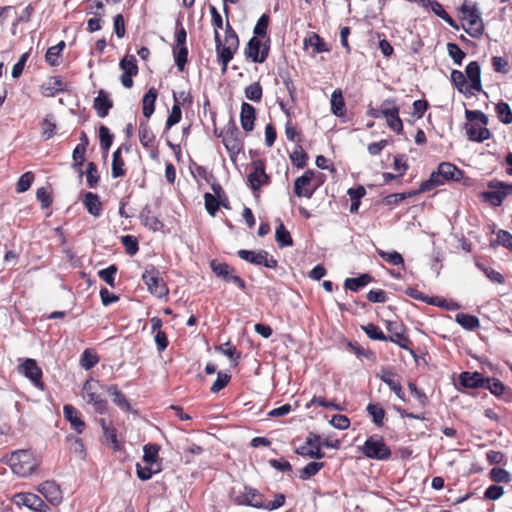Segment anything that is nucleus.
<instances>
[{
    "instance_id": "nucleus-57",
    "label": "nucleus",
    "mask_w": 512,
    "mask_h": 512,
    "mask_svg": "<svg viewBox=\"0 0 512 512\" xmlns=\"http://www.w3.org/2000/svg\"><path fill=\"white\" fill-rule=\"evenodd\" d=\"M489 476L496 483H507L511 479L510 473L501 467H493L489 472Z\"/></svg>"
},
{
    "instance_id": "nucleus-46",
    "label": "nucleus",
    "mask_w": 512,
    "mask_h": 512,
    "mask_svg": "<svg viewBox=\"0 0 512 512\" xmlns=\"http://www.w3.org/2000/svg\"><path fill=\"white\" fill-rule=\"evenodd\" d=\"M495 111L497 114L498 119L503 124H510L512 123V110L508 103L506 102H499L496 104Z\"/></svg>"
},
{
    "instance_id": "nucleus-31",
    "label": "nucleus",
    "mask_w": 512,
    "mask_h": 512,
    "mask_svg": "<svg viewBox=\"0 0 512 512\" xmlns=\"http://www.w3.org/2000/svg\"><path fill=\"white\" fill-rule=\"evenodd\" d=\"M450 78L451 82L460 93L464 94L465 96H471L474 94V92H472L469 88V85H466V77L461 71L455 69L452 70Z\"/></svg>"
},
{
    "instance_id": "nucleus-37",
    "label": "nucleus",
    "mask_w": 512,
    "mask_h": 512,
    "mask_svg": "<svg viewBox=\"0 0 512 512\" xmlns=\"http://www.w3.org/2000/svg\"><path fill=\"white\" fill-rule=\"evenodd\" d=\"M304 46L313 47L314 53L328 52L329 48L324 40L316 33H312L308 38L304 40Z\"/></svg>"
},
{
    "instance_id": "nucleus-20",
    "label": "nucleus",
    "mask_w": 512,
    "mask_h": 512,
    "mask_svg": "<svg viewBox=\"0 0 512 512\" xmlns=\"http://www.w3.org/2000/svg\"><path fill=\"white\" fill-rule=\"evenodd\" d=\"M446 182H447L446 179H442V176L439 174V169L437 168L436 171H433L430 174V177L427 180L423 181L420 184V186L417 190L410 191L409 195H417L420 193H425V192L431 191L435 187L444 185Z\"/></svg>"
},
{
    "instance_id": "nucleus-49",
    "label": "nucleus",
    "mask_w": 512,
    "mask_h": 512,
    "mask_svg": "<svg viewBox=\"0 0 512 512\" xmlns=\"http://www.w3.org/2000/svg\"><path fill=\"white\" fill-rule=\"evenodd\" d=\"M324 467L323 462H309L300 470L299 478L301 480H307L310 477L316 475Z\"/></svg>"
},
{
    "instance_id": "nucleus-22",
    "label": "nucleus",
    "mask_w": 512,
    "mask_h": 512,
    "mask_svg": "<svg viewBox=\"0 0 512 512\" xmlns=\"http://www.w3.org/2000/svg\"><path fill=\"white\" fill-rule=\"evenodd\" d=\"M256 118V110L255 108L247 103L243 102L241 105V112H240V122L241 127L246 132H250L254 129V121Z\"/></svg>"
},
{
    "instance_id": "nucleus-5",
    "label": "nucleus",
    "mask_w": 512,
    "mask_h": 512,
    "mask_svg": "<svg viewBox=\"0 0 512 512\" xmlns=\"http://www.w3.org/2000/svg\"><path fill=\"white\" fill-rule=\"evenodd\" d=\"M9 465L12 471L21 477H26L35 470V462L28 450L13 452L9 458Z\"/></svg>"
},
{
    "instance_id": "nucleus-11",
    "label": "nucleus",
    "mask_w": 512,
    "mask_h": 512,
    "mask_svg": "<svg viewBox=\"0 0 512 512\" xmlns=\"http://www.w3.org/2000/svg\"><path fill=\"white\" fill-rule=\"evenodd\" d=\"M210 267L218 278H221L227 283L231 282L237 285L243 291L246 289L245 281L241 277L234 275V268L230 267L227 263H221L217 260H212L210 262Z\"/></svg>"
},
{
    "instance_id": "nucleus-51",
    "label": "nucleus",
    "mask_w": 512,
    "mask_h": 512,
    "mask_svg": "<svg viewBox=\"0 0 512 512\" xmlns=\"http://www.w3.org/2000/svg\"><path fill=\"white\" fill-rule=\"evenodd\" d=\"M86 181L90 188H95L99 183V175H98V169L97 165L94 162H88L86 171Z\"/></svg>"
},
{
    "instance_id": "nucleus-44",
    "label": "nucleus",
    "mask_w": 512,
    "mask_h": 512,
    "mask_svg": "<svg viewBox=\"0 0 512 512\" xmlns=\"http://www.w3.org/2000/svg\"><path fill=\"white\" fill-rule=\"evenodd\" d=\"M204 203H205L206 211L211 216H215L216 215L217 211L219 210L220 203L224 207H227V205L224 204L222 200H220L219 198H216V196H214L211 193H205L204 194Z\"/></svg>"
},
{
    "instance_id": "nucleus-35",
    "label": "nucleus",
    "mask_w": 512,
    "mask_h": 512,
    "mask_svg": "<svg viewBox=\"0 0 512 512\" xmlns=\"http://www.w3.org/2000/svg\"><path fill=\"white\" fill-rule=\"evenodd\" d=\"M172 52L175 65L182 72L188 62V48L186 45L173 46Z\"/></svg>"
},
{
    "instance_id": "nucleus-39",
    "label": "nucleus",
    "mask_w": 512,
    "mask_h": 512,
    "mask_svg": "<svg viewBox=\"0 0 512 512\" xmlns=\"http://www.w3.org/2000/svg\"><path fill=\"white\" fill-rule=\"evenodd\" d=\"M257 266H265L267 268L275 269L278 265V261L269 254L266 250H259L255 255V261L253 263Z\"/></svg>"
},
{
    "instance_id": "nucleus-55",
    "label": "nucleus",
    "mask_w": 512,
    "mask_h": 512,
    "mask_svg": "<svg viewBox=\"0 0 512 512\" xmlns=\"http://www.w3.org/2000/svg\"><path fill=\"white\" fill-rule=\"evenodd\" d=\"M116 265L112 264L105 269L98 271V276L101 280L107 283L110 287L115 286V275L117 273Z\"/></svg>"
},
{
    "instance_id": "nucleus-21",
    "label": "nucleus",
    "mask_w": 512,
    "mask_h": 512,
    "mask_svg": "<svg viewBox=\"0 0 512 512\" xmlns=\"http://www.w3.org/2000/svg\"><path fill=\"white\" fill-rule=\"evenodd\" d=\"M459 382L465 388L476 389L484 387L485 378L480 372L464 371L459 375Z\"/></svg>"
},
{
    "instance_id": "nucleus-16",
    "label": "nucleus",
    "mask_w": 512,
    "mask_h": 512,
    "mask_svg": "<svg viewBox=\"0 0 512 512\" xmlns=\"http://www.w3.org/2000/svg\"><path fill=\"white\" fill-rule=\"evenodd\" d=\"M38 491L53 505H57L62 501V492L55 481H45L41 483L38 487Z\"/></svg>"
},
{
    "instance_id": "nucleus-28",
    "label": "nucleus",
    "mask_w": 512,
    "mask_h": 512,
    "mask_svg": "<svg viewBox=\"0 0 512 512\" xmlns=\"http://www.w3.org/2000/svg\"><path fill=\"white\" fill-rule=\"evenodd\" d=\"M466 133L468 139L474 142H483L491 137L490 130L486 127H478L475 124H466Z\"/></svg>"
},
{
    "instance_id": "nucleus-10",
    "label": "nucleus",
    "mask_w": 512,
    "mask_h": 512,
    "mask_svg": "<svg viewBox=\"0 0 512 512\" xmlns=\"http://www.w3.org/2000/svg\"><path fill=\"white\" fill-rule=\"evenodd\" d=\"M17 371L28 378L35 387L44 390V383L42 381V369L38 366L35 359L27 358L18 365Z\"/></svg>"
},
{
    "instance_id": "nucleus-14",
    "label": "nucleus",
    "mask_w": 512,
    "mask_h": 512,
    "mask_svg": "<svg viewBox=\"0 0 512 512\" xmlns=\"http://www.w3.org/2000/svg\"><path fill=\"white\" fill-rule=\"evenodd\" d=\"M314 171L313 170H306L300 177H298L294 182V193L298 197H305L310 199L315 190L316 187L310 188V183L312 179L314 178Z\"/></svg>"
},
{
    "instance_id": "nucleus-43",
    "label": "nucleus",
    "mask_w": 512,
    "mask_h": 512,
    "mask_svg": "<svg viewBox=\"0 0 512 512\" xmlns=\"http://www.w3.org/2000/svg\"><path fill=\"white\" fill-rule=\"evenodd\" d=\"M368 414L372 417L373 423L381 427L383 426V420L385 417V410L379 405L374 403H369L366 407Z\"/></svg>"
},
{
    "instance_id": "nucleus-54",
    "label": "nucleus",
    "mask_w": 512,
    "mask_h": 512,
    "mask_svg": "<svg viewBox=\"0 0 512 512\" xmlns=\"http://www.w3.org/2000/svg\"><path fill=\"white\" fill-rule=\"evenodd\" d=\"M361 329L365 332L368 338L372 340L385 341L386 335L383 331L376 325L369 323L367 325H362Z\"/></svg>"
},
{
    "instance_id": "nucleus-3",
    "label": "nucleus",
    "mask_w": 512,
    "mask_h": 512,
    "mask_svg": "<svg viewBox=\"0 0 512 512\" xmlns=\"http://www.w3.org/2000/svg\"><path fill=\"white\" fill-rule=\"evenodd\" d=\"M359 450L365 457L373 460L385 461L391 457V449L386 445L384 438L376 434L368 437Z\"/></svg>"
},
{
    "instance_id": "nucleus-1",
    "label": "nucleus",
    "mask_w": 512,
    "mask_h": 512,
    "mask_svg": "<svg viewBox=\"0 0 512 512\" xmlns=\"http://www.w3.org/2000/svg\"><path fill=\"white\" fill-rule=\"evenodd\" d=\"M215 50L217 60L221 64L222 73H226L229 62L239 48V37L229 21L225 25L224 43L221 41L218 30H214Z\"/></svg>"
},
{
    "instance_id": "nucleus-33",
    "label": "nucleus",
    "mask_w": 512,
    "mask_h": 512,
    "mask_svg": "<svg viewBox=\"0 0 512 512\" xmlns=\"http://www.w3.org/2000/svg\"><path fill=\"white\" fill-rule=\"evenodd\" d=\"M455 320L462 328L468 331H474L480 326L479 319L476 316L470 314L458 313L455 316Z\"/></svg>"
},
{
    "instance_id": "nucleus-40",
    "label": "nucleus",
    "mask_w": 512,
    "mask_h": 512,
    "mask_svg": "<svg viewBox=\"0 0 512 512\" xmlns=\"http://www.w3.org/2000/svg\"><path fill=\"white\" fill-rule=\"evenodd\" d=\"M122 147L114 151L112 156V177L119 178L125 175L124 161L121 157Z\"/></svg>"
},
{
    "instance_id": "nucleus-64",
    "label": "nucleus",
    "mask_w": 512,
    "mask_h": 512,
    "mask_svg": "<svg viewBox=\"0 0 512 512\" xmlns=\"http://www.w3.org/2000/svg\"><path fill=\"white\" fill-rule=\"evenodd\" d=\"M136 471H137V476L140 480L147 481V480L151 479L153 474L160 472V468L157 467L154 469L153 465L141 466L140 464H137Z\"/></svg>"
},
{
    "instance_id": "nucleus-32",
    "label": "nucleus",
    "mask_w": 512,
    "mask_h": 512,
    "mask_svg": "<svg viewBox=\"0 0 512 512\" xmlns=\"http://www.w3.org/2000/svg\"><path fill=\"white\" fill-rule=\"evenodd\" d=\"M84 399L88 404L93 405L97 413L104 414L107 412L108 403L106 399H104L99 393V391L90 393L88 396H84Z\"/></svg>"
},
{
    "instance_id": "nucleus-53",
    "label": "nucleus",
    "mask_w": 512,
    "mask_h": 512,
    "mask_svg": "<svg viewBox=\"0 0 512 512\" xmlns=\"http://www.w3.org/2000/svg\"><path fill=\"white\" fill-rule=\"evenodd\" d=\"M113 138L114 136L110 133V130L106 126L101 125L99 128V139L103 152H108L113 143Z\"/></svg>"
},
{
    "instance_id": "nucleus-27",
    "label": "nucleus",
    "mask_w": 512,
    "mask_h": 512,
    "mask_svg": "<svg viewBox=\"0 0 512 512\" xmlns=\"http://www.w3.org/2000/svg\"><path fill=\"white\" fill-rule=\"evenodd\" d=\"M107 393L113 396V403L118 406L121 410L134 413L135 411L131 407L126 396L118 389L116 385H109L106 388Z\"/></svg>"
},
{
    "instance_id": "nucleus-45",
    "label": "nucleus",
    "mask_w": 512,
    "mask_h": 512,
    "mask_svg": "<svg viewBox=\"0 0 512 512\" xmlns=\"http://www.w3.org/2000/svg\"><path fill=\"white\" fill-rule=\"evenodd\" d=\"M65 45L64 41H60L57 45L48 48L45 54V60L49 65H58V57L65 48Z\"/></svg>"
},
{
    "instance_id": "nucleus-29",
    "label": "nucleus",
    "mask_w": 512,
    "mask_h": 512,
    "mask_svg": "<svg viewBox=\"0 0 512 512\" xmlns=\"http://www.w3.org/2000/svg\"><path fill=\"white\" fill-rule=\"evenodd\" d=\"M482 197L484 201L488 202L490 205L498 207L507 197V193H505V189L502 188H489L488 191L482 193Z\"/></svg>"
},
{
    "instance_id": "nucleus-56",
    "label": "nucleus",
    "mask_w": 512,
    "mask_h": 512,
    "mask_svg": "<svg viewBox=\"0 0 512 512\" xmlns=\"http://www.w3.org/2000/svg\"><path fill=\"white\" fill-rule=\"evenodd\" d=\"M56 123L52 114L46 115L42 121V135L45 139H50L55 135Z\"/></svg>"
},
{
    "instance_id": "nucleus-62",
    "label": "nucleus",
    "mask_w": 512,
    "mask_h": 512,
    "mask_svg": "<svg viewBox=\"0 0 512 512\" xmlns=\"http://www.w3.org/2000/svg\"><path fill=\"white\" fill-rule=\"evenodd\" d=\"M291 162L297 168H304L307 164L308 156L307 153L299 147L290 154Z\"/></svg>"
},
{
    "instance_id": "nucleus-48",
    "label": "nucleus",
    "mask_w": 512,
    "mask_h": 512,
    "mask_svg": "<svg viewBox=\"0 0 512 512\" xmlns=\"http://www.w3.org/2000/svg\"><path fill=\"white\" fill-rule=\"evenodd\" d=\"M484 388L488 389L495 396L502 395L506 390V385L497 378H485Z\"/></svg>"
},
{
    "instance_id": "nucleus-58",
    "label": "nucleus",
    "mask_w": 512,
    "mask_h": 512,
    "mask_svg": "<svg viewBox=\"0 0 512 512\" xmlns=\"http://www.w3.org/2000/svg\"><path fill=\"white\" fill-rule=\"evenodd\" d=\"M34 174L31 171L25 172L20 176L16 184V191L18 193L26 192L34 181Z\"/></svg>"
},
{
    "instance_id": "nucleus-6",
    "label": "nucleus",
    "mask_w": 512,
    "mask_h": 512,
    "mask_svg": "<svg viewBox=\"0 0 512 512\" xmlns=\"http://www.w3.org/2000/svg\"><path fill=\"white\" fill-rule=\"evenodd\" d=\"M142 280L152 295L158 298L167 296L169 292L168 287L160 277L159 271L154 266L150 265L145 269L142 274Z\"/></svg>"
},
{
    "instance_id": "nucleus-15",
    "label": "nucleus",
    "mask_w": 512,
    "mask_h": 512,
    "mask_svg": "<svg viewBox=\"0 0 512 512\" xmlns=\"http://www.w3.org/2000/svg\"><path fill=\"white\" fill-rule=\"evenodd\" d=\"M14 501L17 505L26 506L36 512H42L47 508L45 502L33 493H18L14 496Z\"/></svg>"
},
{
    "instance_id": "nucleus-26",
    "label": "nucleus",
    "mask_w": 512,
    "mask_h": 512,
    "mask_svg": "<svg viewBox=\"0 0 512 512\" xmlns=\"http://www.w3.org/2000/svg\"><path fill=\"white\" fill-rule=\"evenodd\" d=\"M439 174L446 181H460L463 178V171L450 162H442L438 165Z\"/></svg>"
},
{
    "instance_id": "nucleus-30",
    "label": "nucleus",
    "mask_w": 512,
    "mask_h": 512,
    "mask_svg": "<svg viewBox=\"0 0 512 512\" xmlns=\"http://www.w3.org/2000/svg\"><path fill=\"white\" fill-rule=\"evenodd\" d=\"M157 90L155 88H150L143 96L142 104H143V115L146 118H150L151 115L155 111V102L157 99Z\"/></svg>"
},
{
    "instance_id": "nucleus-2",
    "label": "nucleus",
    "mask_w": 512,
    "mask_h": 512,
    "mask_svg": "<svg viewBox=\"0 0 512 512\" xmlns=\"http://www.w3.org/2000/svg\"><path fill=\"white\" fill-rule=\"evenodd\" d=\"M460 11L463 13L464 20L467 21V27L463 25L465 32L472 38H480L484 33L485 26L477 4L470 5L468 1H465L460 7Z\"/></svg>"
},
{
    "instance_id": "nucleus-17",
    "label": "nucleus",
    "mask_w": 512,
    "mask_h": 512,
    "mask_svg": "<svg viewBox=\"0 0 512 512\" xmlns=\"http://www.w3.org/2000/svg\"><path fill=\"white\" fill-rule=\"evenodd\" d=\"M395 373L382 368L380 372L377 373V377L380 378L382 382H384L395 394L396 396L405 401V393L399 381L395 380Z\"/></svg>"
},
{
    "instance_id": "nucleus-18",
    "label": "nucleus",
    "mask_w": 512,
    "mask_h": 512,
    "mask_svg": "<svg viewBox=\"0 0 512 512\" xmlns=\"http://www.w3.org/2000/svg\"><path fill=\"white\" fill-rule=\"evenodd\" d=\"M465 75L470 81L469 88L471 91L481 92V68L477 61H471L468 63L465 69Z\"/></svg>"
},
{
    "instance_id": "nucleus-4",
    "label": "nucleus",
    "mask_w": 512,
    "mask_h": 512,
    "mask_svg": "<svg viewBox=\"0 0 512 512\" xmlns=\"http://www.w3.org/2000/svg\"><path fill=\"white\" fill-rule=\"evenodd\" d=\"M229 495L230 499L237 505L263 509L264 496L253 487L247 485H243L240 489L233 487Z\"/></svg>"
},
{
    "instance_id": "nucleus-12",
    "label": "nucleus",
    "mask_w": 512,
    "mask_h": 512,
    "mask_svg": "<svg viewBox=\"0 0 512 512\" xmlns=\"http://www.w3.org/2000/svg\"><path fill=\"white\" fill-rule=\"evenodd\" d=\"M253 171L248 175L247 180L253 192L270 183V177L265 172V164L262 160L252 162Z\"/></svg>"
},
{
    "instance_id": "nucleus-36",
    "label": "nucleus",
    "mask_w": 512,
    "mask_h": 512,
    "mask_svg": "<svg viewBox=\"0 0 512 512\" xmlns=\"http://www.w3.org/2000/svg\"><path fill=\"white\" fill-rule=\"evenodd\" d=\"M275 240L279 248L289 247L293 245V239L290 235V232L285 228L284 224L281 221L275 231Z\"/></svg>"
},
{
    "instance_id": "nucleus-19",
    "label": "nucleus",
    "mask_w": 512,
    "mask_h": 512,
    "mask_svg": "<svg viewBox=\"0 0 512 512\" xmlns=\"http://www.w3.org/2000/svg\"><path fill=\"white\" fill-rule=\"evenodd\" d=\"M385 119L390 129L397 134L402 133L403 123L399 117V107L395 104L394 100H391V105L386 109Z\"/></svg>"
},
{
    "instance_id": "nucleus-47",
    "label": "nucleus",
    "mask_w": 512,
    "mask_h": 512,
    "mask_svg": "<svg viewBox=\"0 0 512 512\" xmlns=\"http://www.w3.org/2000/svg\"><path fill=\"white\" fill-rule=\"evenodd\" d=\"M296 453L301 456H307L314 459H322L325 457V453L321 451L320 443L316 447L302 445L296 449Z\"/></svg>"
},
{
    "instance_id": "nucleus-9",
    "label": "nucleus",
    "mask_w": 512,
    "mask_h": 512,
    "mask_svg": "<svg viewBox=\"0 0 512 512\" xmlns=\"http://www.w3.org/2000/svg\"><path fill=\"white\" fill-rule=\"evenodd\" d=\"M269 43V39L267 40V43H262L258 37L253 36L248 41L244 51L246 58L250 59L254 63H263L269 55Z\"/></svg>"
},
{
    "instance_id": "nucleus-63",
    "label": "nucleus",
    "mask_w": 512,
    "mask_h": 512,
    "mask_svg": "<svg viewBox=\"0 0 512 512\" xmlns=\"http://www.w3.org/2000/svg\"><path fill=\"white\" fill-rule=\"evenodd\" d=\"M217 349L225 356H227L231 361L235 362V364L238 363V360L240 359V353L237 352L236 347L233 346L230 342L221 344L219 347H217Z\"/></svg>"
},
{
    "instance_id": "nucleus-13",
    "label": "nucleus",
    "mask_w": 512,
    "mask_h": 512,
    "mask_svg": "<svg viewBox=\"0 0 512 512\" xmlns=\"http://www.w3.org/2000/svg\"><path fill=\"white\" fill-rule=\"evenodd\" d=\"M387 330L390 333L386 335L385 341H390L397 344L402 349H409L412 341L403 333V325L398 322L388 321Z\"/></svg>"
},
{
    "instance_id": "nucleus-24",
    "label": "nucleus",
    "mask_w": 512,
    "mask_h": 512,
    "mask_svg": "<svg viewBox=\"0 0 512 512\" xmlns=\"http://www.w3.org/2000/svg\"><path fill=\"white\" fill-rule=\"evenodd\" d=\"M82 202L90 215L96 218L101 216L102 203L97 194L93 192L84 193Z\"/></svg>"
},
{
    "instance_id": "nucleus-61",
    "label": "nucleus",
    "mask_w": 512,
    "mask_h": 512,
    "mask_svg": "<svg viewBox=\"0 0 512 512\" xmlns=\"http://www.w3.org/2000/svg\"><path fill=\"white\" fill-rule=\"evenodd\" d=\"M121 243L125 247V251L128 255L133 256L139 250L137 239L132 235H125L121 237Z\"/></svg>"
},
{
    "instance_id": "nucleus-8",
    "label": "nucleus",
    "mask_w": 512,
    "mask_h": 512,
    "mask_svg": "<svg viewBox=\"0 0 512 512\" xmlns=\"http://www.w3.org/2000/svg\"><path fill=\"white\" fill-rule=\"evenodd\" d=\"M160 206L161 200L156 199L154 202V208L147 204L142 208L139 214L141 224L153 232L162 231L164 229V223L160 220L157 213Z\"/></svg>"
},
{
    "instance_id": "nucleus-41",
    "label": "nucleus",
    "mask_w": 512,
    "mask_h": 512,
    "mask_svg": "<svg viewBox=\"0 0 512 512\" xmlns=\"http://www.w3.org/2000/svg\"><path fill=\"white\" fill-rule=\"evenodd\" d=\"M99 362V356L92 349H85L80 357V366L85 370L92 369Z\"/></svg>"
},
{
    "instance_id": "nucleus-25",
    "label": "nucleus",
    "mask_w": 512,
    "mask_h": 512,
    "mask_svg": "<svg viewBox=\"0 0 512 512\" xmlns=\"http://www.w3.org/2000/svg\"><path fill=\"white\" fill-rule=\"evenodd\" d=\"M93 107L97 115L100 118H104L108 115L109 110L113 107V102L104 90H100L98 92V96L94 99Z\"/></svg>"
},
{
    "instance_id": "nucleus-52",
    "label": "nucleus",
    "mask_w": 512,
    "mask_h": 512,
    "mask_svg": "<svg viewBox=\"0 0 512 512\" xmlns=\"http://www.w3.org/2000/svg\"><path fill=\"white\" fill-rule=\"evenodd\" d=\"M263 90L259 82L250 84L245 88V97L253 102H260L262 99Z\"/></svg>"
},
{
    "instance_id": "nucleus-60",
    "label": "nucleus",
    "mask_w": 512,
    "mask_h": 512,
    "mask_svg": "<svg viewBox=\"0 0 512 512\" xmlns=\"http://www.w3.org/2000/svg\"><path fill=\"white\" fill-rule=\"evenodd\" d=\"M85 153H86V150H81L80 148L75 147L73 154H72V158H73L72 168L79 173V177L83 176V171H82L81 167L85 161Z\"/></svg>"
},
{
    "instance_id": "nucleus-23",
    "label": "nucleus",
    "mask_w": 512,
    "mask_h": 512,
    "mask_svg": "<svg viewBox=\"0 0 512 512\" xmlns=\"http://www.w3.org/2000/svg\"><path fill=\"white\" fill-rule=\"evenodd\" d=\"M64 417L69 423L71 427L77 431V433H82L85 428V423L80 417V412L74 408L72 405H65L63 407Z\"/></svg>"
},
{
    "instance_id": "nucleus-42",
    "label": "nucleus",
    "mask_w": 512,
    "mask_h": 512,
    "mask_svg": "<svg viewBox=\"0 0 512 512\" xmlns=\"http://www.w3.org/2000/svg\"><path fill=\"white\" fill-rule=\"evenodd\" d=\"M376 252L380 258L393 266L401 265L404 267V259L402 255L397 251L386 252L382 249H376Z\"/></svg>"
},
{
    "instance_id": "nucleus-50",
    "label": "nucleus",
    "mask_w": 512,
    "mask_h": 512,
    "mask_svg": "<svg viewBox=\"0 0 512 512\" xmlns=\"http://www.w3.org/2000/svg\"><path fill=\"white\" fill-rule=\"evenodd\" d=\"M160 447L157 444H146L143 447V461L148 465H154L158 459Z\"/></svg>"
},
{
    "instance_id": "nucleus-34",
    "label": "nucleus",
    "mask_w": 512,
    "mask_h": 512,
    "mask_svg": "<svg viewBox=\"0 0 512 512\" xmlns=\"http://www.w3.org/2000/svg\"><path fill=\"white\" fill-rule=\"evenodd\" d=\"M331 111L337 117L345 114V102L341 90H334L331 95Z\"/></svg>"
},
{
    "instance_id": "nucleus-7",
    "label": "nucleus",
    "mask_w": 512,
    "mask_h": 512,
    "mask_svg": "<svg viewBox=\"0 0 512 512\" xmlns=\"http://www.w3.org/2000/svg\"><path fill=\"white\" fill-rule=\"evenodd\" d=\"M218 137L222 138V142L228 152L238 154L243 148V141L240 131L234 120L230 119Z\"/></svg>"
},
{
    "instance_id": "nucleus-38",
    "label": "nucleus",
    "mask_w": 512,
    "mask_h": 512,
    "mask_svg": "<svg viewBox=\"0 0 512 512\" xmlns=\"http://www.w3.org/2000/svg\"><path fill=\"white\" fill-rule=\"evenodd\" d=\"M139 140L145 148L153 146L155 141L154 133L152 132L149 125L145 122H141L139 125Z\"/></svg>"
},
{
    "instance_id": "nucleus-59",
    "label": "nucleus",
    "mask_w": 512,
    "mask_h": 512,
    "mask_svg": "<svg viewBox=\"0 0 512 512\" xmlns=\"http://www.w3.org/2000/svg\"><path fill=\"white\" fill-rule=\"evenodd\" d=\"M447 51L456 65H461L466 57V53L462 51L456 43H447Z\"/></svg>"
}]
</instances>
